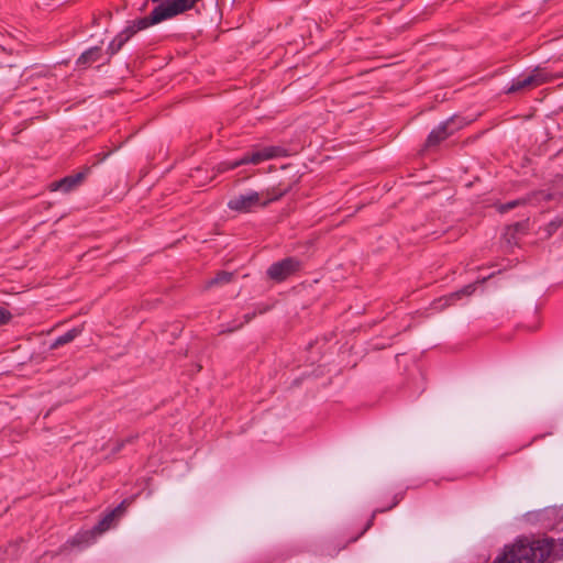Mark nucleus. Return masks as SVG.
<instances>
[{
  "mask_svg": "<svg viewBox=\"0 0 563 563\" xmlns=\"http://www.w3.org/2000/svg\"><path fill=\"white\" fill-rule=\"evenodd\" d=\"M200 0H166L165 3L155 5L147 15L129 21L117 35H135L136 33L170 20L191 10Z\"/></svg>",
  "mask_w": 563,
  "mask_h": 563,
  "instance_id": "obj_1",
  "label": "nucleus"
},
{
  "mask_svg": "<svg viewBox=\"0 0 563 563\" xmlns=\"http://www.w3.org/2000/svg\"><path fill=\"white\" fill-rule=\"evenodd\" d=\"M553 542L544 539L532 542L519 540L505 547L492 563H544L550 556Z\"/></svg>",
  "mask_w": 563,
  "mask_h": 563,
  "instance_id": "obj_2",
  "label": "nucleus"
},
{
  "mask_svg": "<svg viewBox=\"0 0 563 563\" xmlns=\"http://www.w3.org/2000/svg\"><path fill=\"white\" fill-rule=\"evenodd\" d=\"M290 185L282 190V192L273 198L266 199L262 201V196L260 192L252 191L246 195H239L233 197L228 201V208L232 211L239 213H250L253 212L257 207H266L269 202L279 199L290 189Z\"/></svg>",
  "mask_w": 563,
  "mask_h": 563,
  "instance_id": "obj_3",
  "label": "nucleus"
},
{
  "mask_svg": "<svg viewBox=\"0 0 563 563\" xmlns=\"http://www.w3.org/2000/svg\"><path fill=\"white\" fill-rule=\"evenodd\" d=\"M124 42H125V40H123L122 37L113 38V40L109 41L108 43H106V41L102 40L99 45L93 46V47L89 48L88 51H86L84 54H81V56L78 59V64L86 65V64H89V63L100 59V57H101L100 52L103 48H106L107 56L111 57L113 54H115L118 51L121 49Z\"/></svg>",
  "mask_w": 563,
  "mask_h": 563,
  "instance_id": "obj_4",
  "label": "nucleus"
},
{
  "mask_svg": "<svg viewBox=\"0 0 563 563\" xmlns=\"http://www.w3.org/2000/svg\"><path fill=\"white\" fill-rule=\"evenodd\" d=\"M300 267V262L292 257H287L278 263L273 264L268 268V276L276 280V282H283L288 276L296 273Z\"/></svg>",
  "mask_w": 563,
  "mask_h": 563,
  "instance_id": "obj_5",
  "label": "nucleus"
},
{
  "mask_svg": "<svg viewBox=\"0 0 563 563\" xmlns=\"http://www.w3.org/2000/svg\"><path fill=\"white\" fill-rule=\"evenodd\" d=\"M286 150L280 146H267L261 150L253 152L251 155H246L241 159L236 161L235 165H244V164H258L263 161L272 159L279 156H286Z\"/></svg>",
  "mask_w": 563,
  "mask_h": 563,
  "instance_id": "obj_6",
  "label": "nucleus"
},
{
  "mask_svg": "<svg viewBox=\"0 0 563 563\" xmlns=\"http://www.w3.org/2000/svg\"><path fill=\"white\" fill-rule=\"evenodd\" d=\"M132 500L124 499L112 511L106 515L93 528L98 534L108 531L115 521L125 512Z\"/></svg>",
  "mask_w": 563,
  "mask_h": 563,
  "instance_id": "obj_7",
  "label": "nucleus"
},
{
  "mask_svg": "<svg viewBox=\"0 0 563 563\" xmlns=\"http://www.w3.org/2000/svg\"><path fill=\"white\" fill-rule=\"evenodd\" d=\"M456 117L453 115L443 122L437 130L432 131L426 142L424 150L439 145L442 141L446 140L452 131L449 130L450 125L455 121Z\"/></svg>",
  "mask_w": 563,
  "mask_h": 563,
  "instance_id": "obj_8",
  "label": "nucleus"
},
{
  "mask_svg": "<svg viewBox=\"0 0 563 563\" xmlns=\"http://www.w3.org/2000/svg\"><path fill=\"white\" fill-rule=\"evenodd\" d=\"M527 222H517L512 225H508L501 239V247L510 253L515 245H517V233L526 232Z\"/></svg>",
  "mask_w": 563,
  "mask_h": 563,
  "instance_id": "obj_9",
  "label": "nucleus"
},
{
  "mask_svg": "<svg viewBox=\"0 0 563 563\" xmlns=\"http://www.w3.org/2000/svg\"><path fill=\"white\" fill-rule=\"evenodd\" d=\"M86 177L85 173H78L74 176H67L59 181H55L51 185V190L55 191L57 189H62L65 192H69L76 186H78Z\"/></svg>",
  "mask_w": 563,
  "mask_h": 563,
  "instance_id": "obj_10",
  "label": "nucleus"
},
{
  "mask_svg": "<svg viewBox=\"0 0 563 563\" xmlns=\"http://www.w3.org/2000/svg\"><path fill=\"white\" fill-rule=\"evenodd\" d=\"M99 536L95 528L91 530L84 531L79 534H77L74 539L69 541V544L73 547L80 545L82 543H89L90 541L95 540V538Z\"/></svg>",
  "mask_w": 563,
  "mask_h": 563,
  "instance_id": "obj_11",
  "label": "nucleus"
},
{
  "mask_svg": "<svg viewBox=\"0 0 563 563\" xmlns=\"http://www.w3.org/2000/svg\"><path fill=\"white\" fill-rule=\"evenodd\" d=\"M112 22V13L111 12H101L98 15H95L92 19V23L96 25H104V33H111L113 30L111 29Z\"/></svg>",
  "mask_w": 563,
  "mask_h": 563,
  "instance_id": "obj_12",
  "label": "nucleus"
},
{
  "mask_svg": "<svg viewBox=\"0 0 563 563\" xmlns=\"http://www.w3.org/2000/svg\"><path fill=\"white\" fill-rule=\"evenodd\" d=\"M80 333V330L78 329H71L66 334L59 336L52 345L51 349L55 350L60 345L67 344L71 342L78 334Z\"/></svg>",
  "mask_w": 563,
  "mask_h": 563,
  "instance_id": "obj_13",
  "label": "nucleus"
},
{
  "mask_svg": "<svg viewBox=\"0 0 563 563\" xmlns=\"http://www.w3.org/2000/svg\"><path fill=\"white\" fill-rule=\"evenodd\" d=\"M232 276H233L232 273H229V272H225V271L219 272L214 278H212L209 282H207L206 287L210 288V287H212V286H214L217 284L230 283L231 279H232Z\"/></svg>",
  "mask_w": 563,
  "mask_h": 563,
  "instance_id": "obj_14",
  "label": "nucleus"
},
{
  "mask_svg": "<svg viewBox=\"0 0 563 563\" xmlns=\"http://www.w3.org/2000/svg\"><path fill=\"white\" fill-rule=\"evenodd\" d=\"M533 87V79L529 76L523 80H519L517 82H514L509 89L507 90V93H514L521 89Z\"/></svg>",
  "mask_w": 563,
  "mask_h": 563,
  "instance_id": "obj_15",
  "label": "nucleus"
},
{
  "mask_svg": "<svg viewBox=\"0 0 563 563\" xmlns=\"http://www.w3.org/2000/svg\"><path fill=\"white\" fill-rule=\"evenodd\" d=\"M530 77L533 79V87L539 86L548 80V76L537 67Z\"/></svg>",
  "mask_w": 563,
  "mask_h": 563,
  "instance_id": "obj_16",
  "label": "nucleus"
},
{
  "mask_svg": "<svg viewBox=\"0 0 563 563\" xmlns=\"http://www.w3.org/2000/svg\"><path fill=\"white\" fill-rule=\"evenodd\" d=\"M462 298V295L459 291H455V292H452L451 295L446 296V297H443V298H440L438 301L441 302V301H444V305L443 307H448L451 305V300H459Z\"/></svg>",
  "mask_w": 563,
  "mask_h": 563,
  "instance_id": "obj_17",
  "label": "nucleus"
},
{
  "mask_svg": "<svg viewBox=\"0 0 563 563\" xmlns=\"http://www.w3.org/2000/svg\"><path fill=\"white\" fill-rule=\"evenodd\" d=\"M11 320V312L4 308H0V325L8 324Z\"/></svg>",
  "mask_w": 563,
  "mask_h": 563,
  "instance_id": "obj_18",
  "label": "nucleus"
},
{
  "mask_svg": "<svg viewBox=\"0 0 563 563\" xmlns=\"http://www.w3.org/2000/svg\"><path fill=\"white\" fill-rule=\"evenodd\" d=\"M562 224H563V220H555V221L550 222L545 229L548 236H551L553 234V232H555Z\"/></svg>",
  "mask_w": 563,
  "mask_h": 563,
  "instance_id": "obj_19",
  "label": "nucleus"
},
{
  "mask_svg": "<svg viewBox=\"0 0 563 563\" xmlns=\"http://www.w3.org/2000/svg\"><path fill=\"white\" fill-rule=\"evenodd\" d=\"M235 164H236V162L231 163V164H230V163H225V162H223V163H220V164L216 167V169H217V172H218V173H223V172H225V170H228V169H233V168H236V167H239V166H240V165H235Z\"/></svg>",
  "mask_w": 563,
  "mask_h": 563,
  "instance_id": "obj_20",
  "label": "nucleus"
},
{
  "mask_svg": "<svg viewBox=\"0 0 563 563\" xmlns=\"http://www.w3.org/2000/svg\"><path fill=\"white\" fill-rule=\"evenodd\" d=\"M530 201H531V198L527 196L526 198L514 200V201H510V202H507V203L509 206V209H512V208H515L517 206L526 205V203H528Z\"/></svg>",
  "mask_w": 563,
  "mask_h": 563,
  "instance_id": "obj_21",
  "label": "nucleus"
},
{
  "mask_svg": "<svg viewBox=\"0 0 563 563\" xmlns=\"http://www.w3.org/2000/svg\"><path fill=\"white\" fill-rule=\"evenodd\" d=\"M538 196H542L544 200H551L553 198V195L548 192L545 194L544 191H534L532 194H530L528 197L531 198V200Z\"/></svg>",
  "mask_w": 563,
  "mask_h": 563,
  "instance_id": "obj_22",
  "label": "nucleus"
},
{
  "mask_svg": "<svg viewBox=\"0 0 563 563\" xmlns=\"http://www.w3.org/2000/svg\"><path fill=\"white\" fill-rule=\"evenodd\" d=\"M475 291V284H470L460 290L462 296H471Z\"/></svg>",
  "mask_w": 563,
  "mask_h": 563,
  "instance_id": "obj_23",
  "label": "nucleus"
},
{
  "mask_svg": "<svg viewBox=\"0 0 563 563\" xmlns=\"http://www.w3.org/2000/svg\"><path fill=\"white\" fill-rule=\"evenodd\" d=\"M497 209H498V211H499L500 213H505V212H507L508 210H510V209H509L508 203H501V205H498V206H497Z\"/></svg>",
  "mask_w": 563,
  "mask_h": 563,
  "instance_id": "obj_24",
  "label": "nucleus"
},
{
  "mask_svg": "<svg viewBox=\"0 0 563 563\" xmlns=\"http://www.w3.org/2000/svg\"><path fill=\"white\" fill-rule=\"evenodd\" d=\"M280 192H282V191H279V192H275V188H273V189H271V190H267V196H268V198H267V199L273 198V197H276V196H278Z\"/></svg>",
  "mask_w": 563,
  "mask_h": 563,
  "instance_id": "obj_25",
  "label": "nucleus"
},
{
  "mask_svg": "<svg viewBox=\"0 0 563 563\" xmlns=\"http://www.w3.org/2000/svg\"><path fill=\"white\" fill-rule=\"evenodd\" d=\"M0 35H8V36H11V35H13V34H12V32H11L10 30L2 27V29L0 30Z\"/></svg>",
  "mask_w": 563,
  "mask_h": 563,
  "instance_id": "obj_26",
  "label": "nucleus"
},
{
  "mask_svg": "<svg viewBox=\"0 0 563 563\" xmlns=\"http://www.w3.org/2000/svg\"><path fill=\"white\" fill-rule=\"evenodd\" d=\"M148 2H152L153 4L159 5L161 3H165L166 0H147Z\"/></svg>",
  "mask_w": 563,
  "mask_h": 563,
  "instance_id": "obj_27",
  "label": "nucleus"
},
{
  "mask_svg": "<svg viewBox=\"0 0 563 563\" xmlns=\"http://www.w3.org/2000/svg\"><path fill=\"white\" fill-rule=\"evenodd\" d=\"M253 316H254V314H252V316H251V314H246V316L244 317V318H245V322H249V321L252 319V317H253Z\"/></svg>",
  "mask_w": 563,
  "mask_h": 563,
  "instance_id": "obj_28",
  "label": "nucleus"
},
{
  "mask_svg": "<svg viewBox=\"0 0 563 563\" xmlns=\"http://www.w3.org/2000/svg\"><path fill=\"white\" fill-rule=\"evenodd\" d=\"M485 282H486V278H482V279H481V280H478L477 283L483 284V283H485Z\"/></svg>",
  "mask_w": 563,
  "mask_h": 563,
  "instance_id": "obj_29",
  "label": "nucleus"
}]
</instances>
